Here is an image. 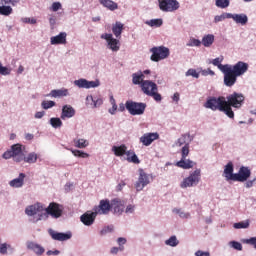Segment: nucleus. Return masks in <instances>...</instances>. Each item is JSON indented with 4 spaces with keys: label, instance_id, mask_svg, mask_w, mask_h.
Here are the masks:
<instances>
[{
    "label": "nucleus",
    "instance_id": "obj_53",
    "mask_svg": "<svg viewBox=\"0 0 256 256\" xmlns=\"http://www.w3.org/2000/svg\"><path fill=\"white\" fill-rule=\"evenodd\" d=\"M230 246L236 249L237 251L243 250V245L241 244V242H235V240L230 242Z\"/></svg>",
    "mask_w": 256,
    "mask_h": 256
},
{
    "label": "nucleus",
    "instance_id": "obj_26",
    "mask_svg": "<svg viewBox=\"0 0 256 256\" xmlns=\"http://www.w3.org/2000/svg\"><path fill=\"white\" fill-rule=\"evenodd\" d=\"M26 178L25 173H19V176L17 178L12 179L9 181V186L12 188H21L24 186V180Z\"/></svg>",
    "mask_w": 256,
    "mask_h": 256
},
{
    "label": "nucleus",
    "instance_id": "obj_56",
    "mask_svg": "<svg viewBox=\"0 0 256 256\" xmlns=\"http://www.w3.org/2000/svg\"><path fill=\"white\" fill-rule=\"evenodd\" d=\"M124 250H125V246H118V247L114 246L113 248H111L110 253L116 255L119 253V251H124Z\"/></svg>",
    "mask_w": 256,
    "mask_h": 256
},
{
    "label": "nucleus",
    "instance_id": "obj_2",
    "mask_svg": "<svg viewBox=\"0 0 256 256\" xmlns=\"http://www.w3.org/2000/svg\"><path fill=\"white\" fill-rule=\"evenodd\" d=\"M226 99V116L233 119L235 118L233 108L240 109L243 106V103H245V95H243V93L233 92L232 94L228 95Z\"/></svg>",
    "mask_w": 256,
    "mask_h": 256
},
{
    "label": "nucleus",
    "instance_id": "obj_19",
    "mask_svg": "<svg viewBox=\"0 0 256 256\" xmlns=\"http://www.w3.org/2000/svg\"><path fill=\"white\" fill-rule=\"evenodd\" d=\"M98 214L93 210V212H85L80 216V221L85 226H92L97 218Z\"/></svg>",
    "mask_w": 256,
    "mask_h": 256
},
{
    "label": "nucleus",
    "instance_id": "obj_29",
    "mask_svg": "<svg viewBox=\"0 0 256 256\" xmlns=\"http://www.w3.org/2000/svg\"><path fill=\"white\" fill-rule=\"evenodd\" d=\"M230 19H233L236 24H240L242 26L247 25V22L249 21L246 14H231Z\"/></svg>",
    "mask_w": 256,
    "mask_h": 256
},
{
    "label": "nucleus",
    "instance_id": "obj_55",
    "mask_svg": "<svg viewBox=\"0 0 256 256\" xmlns=\"http://www.w3.org/2000/svg\"><path fill=\"white\" fill-rule=\"evenodd\" d=\"M62 8V4L60 2H53L51 5V11L58 12Z\"/></svg>",
    "mask_w": 256,
    "mask_h": 256
},
{
    "label": "nucleus",
    "instance_id": "obj_59",
    "mask_svg": "<svg viewBox=\"0 0 256 256\" xmlns=\"http://www.w3.org/2000/svg\"><path fill=\"white\" fill-rule=\"evenodd\" d=\"M186 144V135H182L180 138L177 140V145L179 147L183 146Z\"/></svg>",
    "mask_w": 256,
    "mask_h": 256
},
{
    "label": "nucleus",
    "instance_id": "obj_28",
    "mask_svg": "<svg viewBox=\"0 0 256 256\" xmlns=\"http://www.w3.org/2000/svg\"><path fill=\"white\" fill-rule=\"evenodd\" d=\"M99 3L111 12H114L119 9L118 3L114 2L113 0H99Z\"/></svg>",
    "mask_w": 256,
    "mask_h": 256
},
{
    "label": "nucleus",
    "instance_id": "obj_42",
    "mask_svg": "<svg viewBox=\"0 0 256 256\" xmlns=\"http://www.w3.org/2000/svg\"><path fill=\"white\" fill-rule=\"evenodd\" d=\"M146 24L150 27L159 28L163 25V20L162 19H151V20L147 21Z\"/></svg>",
    "mask_w": 256,
    "mask_h": 256
},
{
    "label": "nucleus",
    "instance_id": "obj_32",
    "mask_svg": "<svg viewBox=\"0 0 256 256\" xmlns=\"http://www.w3.org/2000/svg\"><path fill=\"white\" fill-rule=\"evenodd\" d=\"M145 75L142 71L136 72L132 74V83L134 85L142 86L143 82H145Z\"/></svg>",
    "mask_w": 256,
    "mask_h": 256
},
{
    "label": "nucleus",
    "instance_id": "obj_24",
    "mask_svg": "<svg viewBox=\"0 0 256 256\" xmlns=\"http://www.w3.org/2000/svg\"><path fill=\"white\" fill-rule=\"evenodd\" d=\"M76 114V110L71 105H64L62 107L61 119L66 120L73 118Z\"/></svg>",
    "mask_w": 256,
    "mask_h": 256
},
{
    "label": "nucleus",
    "instance_id": "obj_63",
    "mask_svg": "<svg viewBox=\"0 0 256 256\" xmlns=\"http://www.w3.org/2000/svg\"><path fill=\"white\" fill-rule=\"evenodd\" d=\"M246 243L253 245L256 249V238H249L248 240H246Z\"/></svg>",
    "mask_w": 256,
    "mask_h": 256
},
{
    "label": "nucleus",
    "instance_id": "obj_20",
    "mask_svg": "<svg viewBox=\"0 0 256 256\" xmlns=\"http://www.w3.org/2000/svg\"><path fill=\"white\" fill-rule=\"evenodd\" d=\"M249 70V64L245 63L243 61H238L235 65H233L232 67V71L238 76L241 77L243 76L245 73H247V71Z\"/></svg>",
    "mask_w": 256,
    "mask_h": 256
},
{
    "label": "nucleus",
    "instance_id": "obj_41",
    "mask_svg": "<svg viewBox=\"0 0 256 256\" xmlns=\"http://www.w3.org/2000/svg\"><path fill=\"white\" fill-rule=\"evenodd\" d=\"M55 106H56V102L53 101V100H43L41 102V107L44 110H49V109H51V108H53Z\"/></svg>",
    "mask_w": 256,
    "mask_h": 256
},
{
    "label": "nucleus",
    "instance_id": "obj_3",
    "mask_svg": "<svg viewBox=\"0 0 256 256\" xmlns=\"http://www.w3.org/2000/svg\"><path fill=\"white\" fill-rule=\"evenodd\" d=\"M227 105V99H225L224 96L219 97H209L207 101L204 103V107L206 109H210L212 111H220L223 112L225 115H227L226 106Z\"/></svg>",
    "mask_w": 256,
    "mask_h": 256
},
{
    "label": "nucleus",
    "instance_id": "obj_44",
    "mask_svg": "<svg viewBox=\"0 0 256 256\" xmlns=\"http://www.w3.org/2000/svg\"><path fill=\"white\" fill-rule=\"evenodd\" d=\"M229 4V0H216L215 2L216 7L220 9H227L229 7Z\"/></svg>",
    "mask_w": 256,
    "mask_h": 256
},
{
    "label": "nucleus",
    "instance_id": "obj_13",
    "mask_svg": "<svg viewBox=\"0 0 256 256\" xmlns=\"http://www.w3.org/2000/svg\"><path fill=\"white\" fill-rule=\"evenodd\" d=\"M149 184H150V176L144 171V169H139V177L135 183L136 190L140 192Z\"/></svg>",
    "mask_w": 256,
    "mask_h": 256
},
{
    "label": "nucleus",
    "instance_id": "obj_5",
    "mask_svg": "<svg viewBox=\"0 0 256 256\" xmlns=\"http://www.w3.org/2000/svg\"><path fill=\"white\" fill-rule=\"evenodd\" d=\"M190 154V144L186 143L181 149V160L176 163V166L185 170L192 169L195 166V162L187 159Z\"/></svg>",
    "mask_w": 256,
    "mask_h": 256
},
{
    "label": "nucleus",
    "instance_id": "obj_17",
    "mask_svg": "<svg viewBox=\"0 0 256 256\" xmlns=\"http://www.w3.org/2000/svg\"><path fill=\"white\" fill-rule=\"evenodd\" d=\"M160 138V134L158 132H147L144 133L140 137V143L143 144V146L149 147L152 145V143Z\"/></svg>",
    "mask_w": 256,
    "mask_h": 256
},
{
    "label": "nucleus",
    "instance_id": "obj_64",
    "mask_svg": "<svg viewBox=\"0 0 256 256\" xmlns=\"http://www.w3.org/2000/svg\"><path fill=\"white\" fill-rule=\"evenodd\" d=\"M254 183H255V179H253V180H248V181H246V183H245V187H246V188H252Z\"/></svg>",
    "mask_w": 256,
    "mask_h": 256
},
{
    "label": "nucleus",
    "instance_id": "obj_33",
    "mask_svg": "<svg viewBox=\"0 0 256 256\" xmlns=\"http://www.w3.org/2000/svg\"><path fill=\"white\" fill-rule=\"evenodd\" d=\"M209 63L217 67L221 72H223L224 69L229 67V64H224V65L221 64L223 63V56L216 57L215 59L211 60Z\"/></svg>",
    "mask_w": 256,
    "mask_h": 256
},
{
    "label": "nucleus",
    "instance_id": "obj_47",
    "mask_svg": "<svg viewBox=\"0 0 256 256\" xmlns=\"http://www.w3.org/2000/svg\"><path fill=\"white\" fill-rule=\"evenodd\" d=\"M186 77L192 76L193 78L199 79L200 78V73L197 72L196 69L190 68L186 72Z\"/></svg>",
    "mask_w": 256,
    "mask_h": 256
},
{
    "label": "nucleus",
    "instance_id": "obj_10",
    "mask_svg": "<svg viewBox=\"0 0 256 256\" xmlns=\"http://www.w3.org/2000/svg\"><path fill=\"white\" fill-rule=\"evenodd\" d=\"M63 206L58 204L57 202H50V204L45 208V212L47 215H50L54 219H58L63 215Z\"/></svg>",
    "mask_w": 256,
    "mask_h": 256
},
{
    "label": "nucleus",
    "instance_id": "obj_35",
    "mask_svg": "<svg viewBox=\"0 0 256 256\" xmlns=\"http://www.w3.org/2000/svg\"><path fill=\"white\" fill-rule=\"evenodd\" d=\"M127 161L134 164H140L141 160L139 159L138 155L134 150H128L126 152Z\"/></svg>",
    "mask_w": 256,
    "mask_h": 256
},
{
    "label": "nucleus",
    "instance_id": "obj_37",
    "mask_svg": "<svg viewBox=\"0 0 256 256\" xmlns=\"http://www.w3.org/2000/svg\"><path fill=\"white\" fill-rule=\"evenodd\" d=\"M74 145L76 148L84 149L89 146V141L83 138L74 139Z\"/></svg>",
    "mask_w": 256,
    "mask_h": 256
},
{
    "label": "nucleus",
    "instance_id": "obj_15",
    "mask_svg": "<svg viewBox=\"0 0 256 256\" xmlns=\"http://www.w3.org/2000/svg\"><path fill=\"white\" fill-rule=\"evenodd\" d=\"M101 39L106 40L109 49L113 52H118L120 50V41L113 37L111 33H104L101 35Z\"/></svg>",
    "mask_w": 256,
    "mask_h": 256
},
{
    "label": "nucleus",
    "instance_id": "obj_21",
    "mask_svg": "<svg viewBox=\"0 0 256 256\" xmlns=\"http://www.w3.org/2000/svg\"><path fill=\"white\" fill-rule=\"evenodd\" d=\"M45 210L43 204H41L40 202H37L36 204H32L31 206H27V208H25V214L27 216H35L38 213H41Z\"/></svg>",
    "mask_w": 256,
    "mask_h": 256
},
{
    "label": "nucleus",
    "instance_id": "obj_4",
    "mask_svg": "<svg viewBox=\"0 0 256 256\" xmlns=\"http://www.w3.org/2000/svg\"><path fill=\"white\" fill-rule=\"evenodd\" d=\"M141 90L145 95L152 97L156 102H161L163 99L162 95L159 93L158 85L151 80H144L141 83Z\"/></svg>",
    "mask_w": 256,
    "mask_h": 256
},
{
    "label": "nucleus",
    "instance_id": "obj_38",
    "mask_svg": "<svg viewBox=\"0 0 256 256\" xmlns=\"http://www.w3.org/2000/svg\"><path fill=\"white\" fill-rule=\"evenodd\" d=\"M13 13V8L11 6L2 5L0 6V15L10 16Z\"/></svg>",
    "mask_w": 256,
    "mask_h": 256
},
{
    "label": "nucleus",
    "instance_id": "obj_6",
    "mask_svg": "<svg viewBox=\"0 0 256 256\" xmlns=\"http://www.w3.org/2000/svg\"><path fill=\"white\" fill-rule=\"evenodd\" d=\"M125 107L128 113L132 116L143 115L146 111L147 104L143 102H136L133 100H127L125 102Z\"/></svg>",
    "mask_w": 256,
    "mask_h": 256
},
{
    "label": "nucleus",
    "instance_id": "obj_23",
    "mask_svg": "<svg viewBox=\"0 0 256 256\" xmlns=\"http://www.w3.org/2000/svg\"><path fill=\"white\" fill-rule=\"evenodd\" d=\"M51 45H65L67 43V33L60 32L56 36L50 38Z\"/></svg>",
    "mask_w": 256,
    "mask_h": 256
},
{
    "label": "nucleus",
    "instance_id": "obj_40",
    "mask_svg": "<svg viewBox=\"0 0 256 256\" xmlns=\"http://www.w3.org/2000/svg\"><path fill=\"white\" fill-rule=\"evenodd\" d=\"M50 125L55 128H61L63 126V122L59 117H52L50 118Z\"/></svg>",
    "mask_w": 256,
    "mask_h": 256
},
{
    "label": "nucleus",
    "instance_id": "obj_51",
    "mask_svg": "<svg viewBox=\"0 0 256 256\" xmlns=\"http://www.w3.org/2000/svg\"><path fill=\"white\" fill-rule=\"evenodd\" d=\"M201 44H202L201 40L194 38V39H192V40L187 44V46H188V47H200Z\"/></svg>",
    "mask_w": 256,
    "mask_h": 256
},
{
    "label": "nucleus",
    "instance_id": "obj_57",
    "mask_svg": "<svg viewBox=\"0 0 256 256\" xmlns=\"http://www.w3.org/2000/svg\"><path fill=\"white\" fill-rule=\"evenodd\" d=\"M9 248H11V246H7V244H0V254L6 255Z\"/></svg>",
    "mask_w": 256,
    "mask_h": 256
},
{
    "label": "nucleus",
    "instance_id": "obj_62",
    "mask_svg": "<svg viewBox=\"0 0 256 256\" xmlns=\"http://www.w3.org/2000/svg\"><path fill=\"white\" fill-rule=\"evenodd\" d=\"M117 243H118L119 247H121L127 243V240H126V238H118Z\"/></svg>",
    "mask_w": 256,
    "mask_h": 256
},
{
    "label": "nucleus",
    "instance_id": "obj_30",
    "mask_svg": "<svg viewBox=\"0 0 256 256\" xmlns=\"http://www.w3.org/2000/svg\"><path fill=\"white\" fill-rule=\"evenodd\" d=\"M27 248L29 250H32L37 255H43L45 253V248H43V246H40V244H35V242H28Z\"/></svg>",
    "mask_w": 256,
    "mask_h": 256
},
{
    "label": "nucleus",
    "instance_id": "obj_58",
    "mask_svg": "<svg viewBox=\"0 0 256 256\" xmlns=\"http://www.w3.org/2000/svg\"><path fill=\"white\" fill-rule=\"evenodd\" d=\"M23 23L35 25L37 20L35 18L25 17L22 19Z\"/></svg>",
    "mask_w": 256,
    "mask_h": 256
},
{
    "label": "nucleus",
    "instance_id": "obj_16",
    "mask_svg": "<svg viewBox=\"0 0 256 256\" xmlns=\"http://www.w3.org/2000/svg\"><path fill=\"white\" fill-rule=\"evenodd\" d=\"M74 85L80 89H91L100 86V80L89 81L85 78H80L74 81Z\"/></svg>",
    "mask_w": 256,
    "mask_h": 256
},
{
    "label": "nucleus",
    "instance_id": "obj_50",
    "mask_svg": "<svg viewBox=\"0 0 256 256\" xmlns=\"http://www.w3.org/2000/svg\"><path fill=\"white\" fill-rule=\"evenodd\" d=\"M10 74H11V69L6 66H2V63H0V75L7 76Z\"/></svg>",
    "mask_w": 256,
    "mask_h": 256
},
{
    "label": "nucleus",
    "instance_id": "obj_7",
    "mask_svg": "<svg viewBox=\"0 0 256 256\" xmlns=\"http://www.w3.org/2000/svg\"><path fill=\"white\" fill-rule=\"evenodd\" d=\"M152 53L150 59L153 62H160L170 57V49L166 46H154L150 49Z\"/></svg>",
    "mask_w": 256,
    "mask_h": 256
},
{
    "label": "nucleus",
    "instance_id": "obj_45",
    "mask_svg": "<svg viewBox=\"0 0 256 256\" xmlns=\"http://www.w3.org/2000/svg\"><path fill=\"white\" fill-rule=\"evenodd\" d=\"M165 244L170 247H177L179 245V240L177 239V236H171L169 240L165 241Z\"/></svg>",
    "mask_w": 256,
    "mask_h": 256
},
{
    "label": "nucleus",
    "instance_id": "obj_52",
    "mask_svg": "<svg viewBox=\"0 0 256 256\" xmlns=\"http://www.w3.org/2000/svg\"><path fill=\"white\" fill-rule=\"evenodd\" d=\"M201 75L202 76H205V77H207V76H215L216 75V73H215V71H213L211 68H207V69H204V70H201Z\"/></svg>",
    "mask_w": 256,
    "mask_h": 256
},
{
    "label": "nucleus",
    "instance_id": "obj_1",
    "mask_svg": "<svg viewBox=\"0 0 256 256\" xmlns=\"http://www.w3.org/2000/svg\"><path fill=\"white\" fill-rule=\"evenodd\" d=\"M23 145L20 143H16L11 145L9 150H6L2 154V158L5 160L13 159L14 162L20 163L24 161L28 164H35L37 163V160L39 158L38 154L36 152H30L26 156L23 152Z\"/></svg>",
    "mask_w": 256,
    "mask_h": 256
},
{
    "label": "nucleus",
    "instance_id": "obj_43",
    "mask_svg": "<svg viewBox=\"0 0 256 256\" xmlns=\"http://www.w3.org/2000/svg\"><path fill=\"white\" fill-rule=\"evenodd\" d=\"M225 19H231V13H222L221 15H216L214 18V22H223L225 21Z\"/></svg>",
    "mask_w": 256,
    "mask_h": 256
},
{
    "label": "nucleus",
    "instance_id": "obj_27",
    "mask_svg": "<svg viewBox=\"0 0 256 256\" xmlns=\"http://www.w3.org/2000/svg\"><path fill=\"white\" fill-rule=\"evenodd\" d=\"M67 96H69V90L67 88L53 89L50 91L49 94L46 95V97L52 98H62Z\"/></svg>",
    "mask_w": 256,
    "mask_h": 256
},
{
    "label": "nucleus",
    "instance_id": "obj_18",
    "mask_svg": "<svg viewBox=\"0 0 256 256\" xmlns=\"http://www.w3.org/2000/svg\"><path fill=\"white\" fill-rule=\"evenodd\" d=\"M48 233L54 241H68L73 237L72 232H56L55 230H49Z\"/></svg>",
    "mask_w": 256,
    "mask_h": 256
},
{
    "label": "nucleus",
    "instance_id": "obj_22",
    "mask_svg": "<svg viewBox=\"0 0 256 256\" xmlns=\"http://www.w3.org/2000/svg\"><path fill=\"white\" fill-rule=\"evenodd\" d=\"M111 209H113L114 214L121 215L125 210V206L119 198H114L111 200Z\"/></svg>",
    "mask_w": 256,
    "mask_h": 256
},
{
    "label": "nucleus",
    "instance_id": "obj_8",
    "mask_svg": "<svg viewBox=\"0 0 256 256\" xmlns=\"http://www.w3.org/2000/svg\"><path fill=\"white\" fill-rule=\"evenodd\" d=\"M201 181V169H195L190 175L183 179V181L180 184V187L185 188H191L194 186H197Z\"/></svg>",
    "mask_w": 256,
    "mask_h": 256
},
{
    "label": "nucleus",
    "instance_id": "obj_9",
    "mask_svg": "<svg viewBox=\"0 0 256 256\" xmlns=\"http://www.w3.org/2000/svg\"><path fill=\"white\" fill-rule=\"evenodd\" d=\"M159 3V9L162 12H175L179 10L180 3L177 0H158Z\"/></svg>",
    "mask_w": 256,
    "mask_h": 256
},
{
    "label": "nucleus",
    "instance_id": "obj_11",
    "mask_svg": "<svg viewBox=\"0 0 256 256\" xmlns=\"http://www.w3.org/2000/svg\"><path fill=\"white\" fill-rule=\"evenodd\" d=\"M224 74V85L226 87H233L235 83H237V75L233 71L231 65H229L226 69L222 71Z\"/></svg>",
    "mask_w": 256,
    "mask_h": 256
},
{
    "label": "nucleus",
    "instance_id": "obj_39",
    "mask_svg": "<svg viewBox=\"0 0 256 256\" xmlns=\"http://www.w3.org/2000/svg\"><path fill=\"white\" fill-rule=\"evenodd\" d=\"M71 153L75 156V157H79V158H89L90 154L78 149H70Z\"/></svg>",
    "mask_w": 256,
    "mask_h": 256
},
{
    "label": "nucleus",
    "instance_id": "obj_60",
    "mask_svg": "<svg viewBox=\"0 0 256 256\" xmlns=\"http://www.w3.org/2000/svg\"><path fill=\"white\" fill-rule=\"evenodd\" d=\"M195 256H210V252H203L202 250H197Z\"/></svg>",
    "mask_w": 256,
    "mask_h": 256
},
{
    "label": "nucleus",
    "instance_id": "obj_49",
    "mask_svg": "<svg viewBox=\"0 0 256 256\" xmlns=\"http://www.w3.org/2000/svg\"><path fill=\"white\" fill-rule=\"evenodd\" d=\"M90 99L92 100L95 108L102 106L104 103V100L99 97L90 96Z\"/></svg>",
    "mask_w": 256,
    "mask_h": 256
},
{
    "label": "nucleus",
    "instance_id": "obj_12",
    "mask_svg": "<svg viewBox=\"0 0 256 256\" xmlns=\"http://www.w3.org/2000/svg\"><path fill=\"white\" fill-rule=\"evenodd\" d=\"M112 210V202L109 199H101L98 206L93 208L97 215H107Z\"/></svg>",
    "mask_w": 256,
    "mask_h": 256
},
{
    "label": "nucleus",
    "instance_id": "obj_54",
    "mask_svg": "<svg viewBox=\"0 0 256 256\" xmlns=\"http://www.w3.org/2000/svg\"><path fill=\"white\" fill-rule=\"evenodd\" d=\"M114 231V226H105L104 228H102V230L100 231V235H106L108 233H111Z\"/></svg>",
    "mask_w": 256,
    "mask_h": 256
},
{
    "label": "nucleus",
    "instance_id": "obj_36",
    "mask_svg": "<svg viewBox=\"0 0 256 256\" xmlns=\"http://www.w3.org/2000/svg\"><path fill=\"white\" fill-rule=\"evenodd\" d=\"M215 42V36L213 34H207L202 38V45L206 48H210Z\"/></svg>",
    "mask_w": 256,
    "mask_h": 256
},
{
    "label": "nucleus",
    "instance_id": "obj_14",
    "mask_svg": "<svg viewBox=\"0 0 256 256\" xmlns=\"http://www.w3.org/2000/svg\"><path fill=\"white\" fill-rule=\"evenodd\" d=\"M251 177V169L247 166H241L237 173L234 174V182H247Z\"/></svg>",
    "mask_w": 256,
    "mask_h": 256
},
{
    "label": "nucleus",
    "instance_id": "obj_31",
    "mask_svg": "<svg viewBox=\"0 0 256 256\" xmlns=\"http://www.w3.org/2000/svg\"><path fill=\"white\" fill-rule=\"evenodd\" d=\"M124 30V24L120 21L115 22L112 26V32L116 38H121Z\"/></svg>",
    "mask_w": 256,
    "mask_h": 256
},
{
    "label": "nucleus",
    "instance_id": "obj_61",
    "mask_svg": "<svg viewBox=\"0 0 256 256\" xmlns=\"http://www.w3.org/2000/svg\"><path fill=\"white\" fill-rule=\"evenodd\" d=\"M45 116V111H37L35 113V118L36 119H42Z\"/></svg>",
    "mask_w": 256,
    "mask_h": 256
},
{
    "label": "nucleus",
    "instance_id": "obj_34",
    "mask_svg": "<svg viewBox=\"0 0 256 256\" xmlns=\"http://www.w3.org/2000/svg\"><path fill=\"white\" fill-rule=\"evenodd\" d=\"M112 151L114 152V155L117 157H122L124 155H127V146L125 144H121L120 146H113Z\"/></svg>",
    "mask_w": 256,
    "mask_h": 256
},
{
    "label": "nucleus",
    "instance_id": "obj_25",
    "mask_svg": "<svg viewBox=\"0 0 256 256\" xmlns=\"http://www.w3.org/2000/svg\"><path fill=\"white\" fill-rule=\"evenodd\" d=\"M233 162H228L224 167V177L226 181H235V173H233Z\"/></svg>",
    "mask_w": 256,
    "mask_h": 256
},
{
    "label": "nucleus",
    "instance_id": "obj_48",
    "mask_svg": "<svg viewBox=\"0 0 256 256\" xmlns=\"http://www.w3.org/2000/svg\"><path fill=\"white\" fill-rule=\"evenodd\" d=\"M173 213H176L179 215L180 218L188 219L190 217L189 212H183L179 208H174Z\"/></svg>",
    "mask_w": 256,
    "mask_h": 256
},
{
    "label": "nucleus",
    "instance_id": "obj_46",
    "mask_svg": "<svg viewBox=\"0 0 256 256\" xmlns=\"http://www.w3.org/2000/svg\"><path fill=\"white\" fill-rule=\"evenodd\" d=\"M233 227L235 229H247L249 228V220H245L244 222H236Z\"/></svg>",
    "mask_w": 256,
    "mask_h": 256
}]
</instances>
